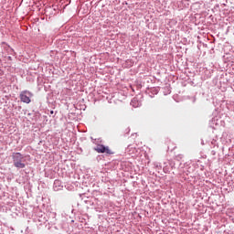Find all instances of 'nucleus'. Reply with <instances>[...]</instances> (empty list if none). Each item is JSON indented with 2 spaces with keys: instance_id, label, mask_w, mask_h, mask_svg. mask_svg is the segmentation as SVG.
Here are the masks:
<instances>
[{
  "instance_id": "1",
  "label": "nucleus",
  "mask_w": 234,
  "mask_h": 234,
  "mask_svg": "<svg viewBox=\"0 0 234 234\" xmlns=\"http://www.w3.org/2000/svg\"><path fill=\"white\" fill-rule=\"evenodd\" d=\"M13 164L17 169H25V156L21 153H13L12 154Z\"/></svg>"
},
{
  "instance_id": "2",
  "label": "nucleus",
  "mask_w": 234,
  "mask_h": 234,
  "mask_svg": "<svg viewBox=\"0 0 234 234\" xmlns=\"http://www.w3.org/2000/svg\"><path fill=\"white\" fill-rule=\"evenodd\" d=\"M32 96H34V94L28 90L21 91L19 95L20 101H23V103H30V98H32Z\"/></svg>"
},
{
  "instance_id": "3",
  "label": "nucleus",
  "mask_w": 234,
  "mask_h": 234,
  "mask_svg": "<svg viewBox=\"0 0 234 234\" xmlns=\"http://www.w3.org/2000/svg\"><path fill=\"white\" fill-rule=\"evenodd\" d=\"M95 151H97L98 153H106V154H112V151H111L109 149V146H105L103 144H98L96 147H95Z\"/></svg>"
}]
</instances>
